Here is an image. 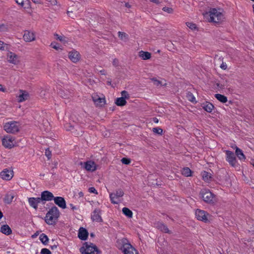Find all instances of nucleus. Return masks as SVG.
I'll use <instances>...</instances> for the list:
<instances>
[{
  "instance_id": "774afa93",
  "label": "nucleus",
  "mask_w": 254,
  "mask_h": 254,
  "mask_svg": "<svg viewBox=\"0 0 254 254\" xmlns=\"http://www.w3.org/2000/svg\"><path fill=\"white\" fill-rule=\"evenodd\" d=\"M251 164L254 167V160H252Z\"/></svg>"
},
{
  "instance_id": "f257e3e1",
  "label": "nucleus",
  "mask_w": 254,
  "mask_h": 254,
  "mask_svg": "<svg viewBox=\"0 0 254 254\" xmlns=\"http://www.w3.org/2000/svg\"><path fill=\"white\" fill-rule=\"evenodd\" d=\"M59 216V210L56 206H54L46 214L45 221L49 225L55 224Z\"/></svg>"
},
{
  "instance_id": "cd10ccee",
  "label": "nucleus",
  "mask_w": 254,
  "mask_h": 254,
  "mask_svg": "<svg viewBox=\"0 0 254 254\" xmlns=\"http://www.w3.org/2000/svg\"><path fill=\"white\" fill-rule=\"evenodd\" d=\"M236 154L240 160H245L246 159L242 150L237 146L236 147Z\"/></svg>"
},
{
  "instance_id": "7c9ffc66",
  "label": "nucleus",
  "mask_w": 254,
  "mask_h": 254,
  "mask_svg": "<svg viewBox=\"0 0 254 254\" xmlns=\"http://www.w3.org/2000/svg\"><path fill=\"white\" fill-rule=\"evenodd\" d=\"M215 97L218 100L222 103H225L227 101V98L223 95L216 94Z\"/></svg>"
},
{
  "instance_id": "a878e982",
  "label": "nucleus",
  "mask_w": 254,
  "mask_h": 254,
  "mask_svg": "<svg viewBox=\"0 0 254 254\" xmlns=\"http://www.w3.org/2000/svg\"><path fill=\"white\" fill-rule=\"evenodd\" d=\"M0 232L6 235H9L12 233V230L8 225H3L0 228Z\"/></svg>"
},
{
  "instance_id": "864d4df0",
  "label": "nucleus",
  "mask_w": 254,
  "mask_h": 254,
  "mask_svg": "<svg viewBox=\"0 0 254 254\" xmlns=\"http://www.w3.org/2000/svg\"><path fill=\"white\" fill-rule=\"evenodd\" d=\"M0 91L2 92H5L6 91V88L3 87L1 84H0Z\"/></svg>"
},
{
  "instance_id": "680f3d73",
  "label": "nucleus",
  "mask_w": 254,
  "mask_h": 254,
  "mask_svg": "<svg viewBox=\"0 0 254 254\" xmlns=\"http://www.w3.org/2000/svg\"><path fill=\"white\" fill-rule=\"evenodd\" d=\"M69 206H70V207L71 209H72V210H74V209H76V208L75 207V206H74L72 204H71V203H70V204H69Z\"/></svg>"
},
{
  "instance_id": "0e129e2a",
  "label": "nucleus",
  "mask_w": 254,
  "mask_h": 254,
  "mask_svg": "<svg viewBox=\"0 0 254 254\" xmlns=\"http://www.w3.org/2000/svg\"><path fill=\"white\" fill-rule=\"evenodd\" d=\"M57 246L56 245H54L51 246V248L52 250H54V249L57 248Z\"/></svg>"
},
{
  "instance_id": "423d86ee",
  "label": "nucleus",
  "mask_w": 254,
  "mask_h": 254,
  "mask_svg": "<svg viewBox=\"0 0 254 254\" xmlns=\"http://www.w3.org/2000/svg\"><path fill=\"white\" fill-rule=\"evenodd\" d=\"M4 129L8 133H14L19 130L18 123L16 122L7 123L4 126Z\"/></svg>"
},
{
  "instance_id": "3c124183",
  "label": "nucleus",
  "mask_w": 254,
  "mask_h": 254,
  "mask_svg": "<svg viewBox=\"0 0 254 254\" xmlns=\"http://www.w3.org/2000/svg\"><path fill=\"white\" fill-rule=\"evenodd\" d=\"M51 46L53 48H54V49H56V50H59V49H61V48L59 46H58V45H57L56 44H55L54 43H51Z\"/></svg>"
},
{
  "instance_id": "e2e57ef3",
  "label": "nucleus",
  "mask_w": 254,
  "mask_h": 254,
  "mask_svg": "<svg viewBox=\"0 0 254 254\" xmlns=\"http://www.w3.org/2000/svg\"><path fill=\"white\" fill-rule=\"evenodd\" d=\"M153 121L155 123H158V119L157 118H153Z\"/></svg>"
},
{
  "instance_id": "a19ab883",
  "label": "nucleus",
  "mask_w": 254,
  "mask_h": 254,
  "mask_svg": "<svg viewBox=\"0 0 254 254\" xmlns=\"http://www.w3.org/2000/svg\"><path fill=\"white\" fill-rule=\"evenodd\" d=\"M121 95L122 96V97L125 98V99H128L129 98V95L128 94L127 92L125 90L122 91Z\"/></svg>"
},
{
  "instance_id": "c756f323",
  "label": "nucleus",
  "mask_w": 254,
  "mask_h": 254,
  "mask_svg": "<svg viewBox=\"0 0 254 254\" xmlns=\"http://www.w3.org/2000/svg\"><path fill=\"white\" fill-rule=\"evenodd\" d=\"M201 175L203 180L205 182L210 181L212 178L211 174L206 171L202 172L201 173Z\"/></svg>"
},
{
  "instance_id": "39448f33",
  "label": "nucleus",
  "mask_w": 254,
  "mask_h": 254,
  "mask_svg": "<svg viewBox=\"0 0 254 254\" xmlns=\"http://www.w3.org/2000/svg\"><path fill=\"white\" fill-rule=\"evenodd\" d=\"M200 194L203 200L209 203H213L215 201V195L209 190L203 189Z\"/></svg>"
},
{
  "instance_id": "412c9836",
  "label": "nucleus",
  "mask_w": 254,
  "mask_h": 254,
  "mask_svg": "<svg viewBox=\"0 0 254 254\" xmlns=\"http://www.w3.org/2000/svg\"><path fill=\"white\" fill-rule=\"evenodd\" d=\"M156 227L161 231L166 233H171V231L169 230L167 226L162 222H158L156 224Z\"/></svg>"
},
{
  "instance_id": "ea45409f",
  "label": "nucleus",
  "mask_w": 254,
  "mask_h": 254,
  "mask_svg": "<svg viewBox=\"0 0 254 254\" xmlns=\"http://www.w3.org/2000/svg\"><path fill=\"white\" fill-rule=\"evenodd\" d=\"M162 10L164 11L167 12L168 13H172L173 12V9L171 7H164L162 8Z\"/></svg>"
},
{
  "instance_id": "c85d7f7f",
  "label": "nucleus",
  "mask_w": 254,
  "mask_h": 254,
  "mask_svg": "<svg viewBox=\"0 0 254 254\" xmlns=\"http://www.w3.org/2000/svg\"><path fill=\"white\" fill-rule=\"evenodd\" d=\"M116 104L119 106H125L127 104V101L125 98L124 97H120L117 98L116 102Z\"/></svg>"
},
{
  "instance_id": "f704fd0d",
  "label": "nucleus",
  "mask_w": 254,
  "mask_h": 254,
  "mask_svg": "<svg viewBox=\"0 0 254 254\" xmlns=\"http://www.w3.org/2000/svg\"><path fill=\"white\" fill-rule=\"evenodd\" d=\"M28 97V94L27 93V92H24L22 93L21 94L19 95L18 96V102H22L26 99H27Z\"/></svg>"
},
{
  "instance_id": "f03ea898",
  "label": "nucleus",
  "mask_w": 254,
  "mask_h": 254,
  "mask_svg": "<svg viewBox=\"0 0 254 254\" xmlns=\"http://www.w3.org/2000/svg\"><path fill=\"white\" fill-rule=\"evenodd\" d=\"M80 252L82 254H99L101 251L94 244L91 243L88 244L87 242H85L80 248Z\"/></svg>"
},
{
  "instance_id": "e433bc0d",
  "label": "nucleus",
  "mask_w": 254,
  "mask_h": 254,
  "mask_svg": "<svg viewBox=\"0 0 254 254\" xmlns=\"http://www.w3.org/2000/svg\"><path fill=\"white\" fill-rule=\"evenodd\" d=\"M186 97H187V99L189 101H190L191 102H193L195 101V97H194L193 94L190 92H188L187 93Z\"/></svg>"
},
{
  "instance_id": "4468645a",
  "label": "nucleus",
  "mask_w": 254,
  "mask_h": 254,
  "mask_svg": "<svg viewBox=\"0 0 254 254\" xmlns=\"http://www.w3.org/2000/svg\"><path fill=\"white\" fill-rule=\"evenodd\" d=\"M54 196L53 194L48 190H45L41 193L40 199L41 201H51L54 199Z\"/></svg>"
},
{
  "instance_id": "09e8293b",
  "label": "nucleus",
  "mask_w": 254,
  "mask_h": 254,
  "mask_svg": "<svg viewBox=\"0 0 254 254\" xmlns=\"http://www.w3.org/2000/svg\"><path fill=\"white\" fill-rule=\"evenodd\" d=\"M48 4L51 5H55L57 4V0H48Z\"/></svg>"
},
{
  "instance_id": "5701e85b",
  "label": "nucleus",
  "mask_w": 254,
  "mask_h": 254,
  "mask_svg": "<svg viewBox=\"0 0 254 254\" xmlns=\"http://www.w3.org/2000/svg\"><path fill=\"white\" fill-rule=\"evenodd\" d=\"M15 193L13 192H9L6 194L3 199L5 203L9 204L13 201V198L15 197Z\"/></svg>"
},
{
  "instance_id": "338daca9",
  "label": "nucleus",
  "mask_w": 254,
  "mask_h": 254,
  "mask_svg": "<svg viewBox=\"0 0 254 254\" xmlns=\"http://www.w3.org/2000/svg\"><path fill=\"white\" fill-rule=\"evenodd\" d=\"M111 82H112V81H111V79H110L109 80H108V81H107V84H108V85H111Z\"/></svg>"
},
{
  "instance_id": "ddd939ff",
  "label": "nucleus",
  "mask_w": 254,
  "mask_h": 254,
  "mask_svg": "<svg viewBox=\"0 0 254 254\" xmlns=\"http://www.w3.org/2000/svg\"><path fill=\"white\" fill-rule=\"evenodd\" d=\"M226 154L227 161L231 166L234 167L236 163V159L234 153L232 151L227 150L226 151Z\"/></svg>"
},
{
  "instance_id": "c9c22d12",
  "label": "nucleus",
  "mask_w": 254,
  "mask_h": 254,
  "mask_svg": "<svg viewBox=\"0 0 254 254\" xmlns=\"http://www.w3.org/2000/svg\"><path fill=\"white\" fill-rule=\"evenodd\" d=\"M182 174L186 177H189L191 176V171L189 168L186 167L183 169Z\"/></svg>"
},
{
  "instance_id": "72a5a7b5",
  "label": "nucleus",
  "mask_w": 254,
  "mask_h": 254,
  "mask_svg": "<svg viewBox=\"0 0 254 254\" xmlns=\"http://www.w3.org/2000/svg\"><path fill=\"white\" fill-rule=\"evenodd\" d=\"M123 213L129 218L132 217V212L127 207H124L122 209Z\"/></svg>"
},
{
  "instance_id": "a211bd4d",
  "label": "nucleus",
  "mask_w": 254,
  "mask_h": 254,
  "mask_svg": "<svg viewBox=\"0 0 254 254\" xmlns=\"http://www.w3.org/2000/svg\"><path fill=\"white\" fill-rule=\"evenodd\" d=\"M41 202L40 197H30L28 198V202L30 205L36 210L38 208V204Z\"/></svg>"
},
{
  "instance_id": "de8ad7c7",
  "label": "nucleus",
  "mask_w": 254,
  "mask_h": 254,
  "mask_svg": "<svg viewBox=\"0 0 254 254\" xmlns=\"http://www.w3.org/2000/svg\"><path fill=\"white\" fill-rule=\"evenodd\" d=\"M152 80L154 82V84L157 86L161 84V82L155 78H152Z\"/></svg>"
},
{
  "instance_id": "4c0bfd02",
  "label": "nucleus",
  "mask_w": 254,
  "mask_h": 254,
  "mask_svg": "<svg viewBox=\"0 0 254 254\" xmlns=\"http://www.w3.org/2000/svg\"><path fill=\"white\" fill-rule=\"evenodd\" d=\"M152 131L154 133L161 135L163 132V129L160 127H154L152 129Z\"/></svg>"
},
{
  "instance_id": "6ab92c4d",
  "label": "nucleus",
  "mask_w": 254,
  "mask_h": 254,
  "mask_svg": "<svg viewBox=\"0 0 254 254\" xmlns=\"http://www.w3.org/2000/svg\"><path fill=\"white\" fill-rule=\"evenodd\" d=\"M68 58L72 62L76 63L79 60V54L75 51H71L68 54Z\"/></svg>"
},
{
  "instance_id": "2f4dec72",
  "label": "nucleus",
  "mask_w": 254,
  "mask_h": 254,
  "mask_svg": "<svg viewBox=\"0 0 254 254\" xmlns=\"http://www.w3.org/2000/svg\"><path fill=\"white\" fill-rule=\"evenodd\" d=\"M39 238L43 244L47 245L48 244L49 238L46 234L42 233L40 235Z\"/></svg>"
},
{
  "instance_id": "dca6fc26",
  "label": "nucleus",
  "mask_w": 254,
  "mask_h": 254,
  "mask_svg": "<svg viewBox=\"0 0 254 254\" xmlns=\"http://www.w3.org/2000/svg\"><path fill=\"white\" fill-rule=\"evenodd\" d=\"M91 219L93 221L102 222V219L101 216V210L99 209L96 208L93 211L91 215Z\"/></svg>"
},
{
  "instance_id": "bf43d9fd",
  "label": "nucleus",
  "mask_w": 254,
  "mask_h": 254,
  "mask_svg": "<svg viewBox=\"0 0 254 254\" xmlns=\"http://www.w3.org/2000/svg\"><path fill=\"white\" fill-rule=\"evenodd\" d=\"M99 72L102 74V75H106V71L104 69H102L99 71Z\"/></svg>"
},
{
  "instance_id": "a18cd8bd",
  "label": "nucleus",
  "mask_w": 254,
  "mask_h": 254,
  "mask_svg": "<svg viewBox=\"0 0 254 254\" xmlns=\"http://www.w3.org/2000/svg\"><path fill=\"white\" fill-rule=\"evenodd\" d=\"M45 155L49 159L51 158L52 155L51 152L50 151L49 148L46 149Z\"/></svg>"
},
{
  "instance_id": "49530a36",
  "label": "nucleus",
  "mask_w": 254,
  "mask_h": 254,
  "mask_svg": "<svg viewBox=\"0 0 254 254\" xmlns=\"http://www.w3.org/2000/svg\"><path fill=\"white\" fill-rule=\"evenodd\" d=\"M89 192L90 193H94L95 194H97V191L94 187L89 188L88 189Z\"/></svg>"
},
{
  "instance_id": "2eb2a0df",
  "label": "nucleus",
  "mask_w": 254,
  "mask_h": 254,
  "mask_svg": "<svg viewBox=\"0 0 254 254\" xmlns=\"http://www.w3.org/2000/svg\"><path fill=\"white\" fill-rule=\"evenodd\" d=\"M23 37L24 40L27 42H32L35 40V35L34 33L30 31H25Z\"/></svg>"
},
{
  "instance_id": "393cba45",
  "label": "nucleus",
  "mask_w": 254,
  "mask_h": 254,
  "mask_svg": "<svg viewBox=\"0 0 254 254\" xmlns=\"http://www.w3.org/2000/svg\"><path fill=\"white\" fill-rule=\"evenodd\" d=\"M202 108L206 112L211 113L214 109V106L210 102H206L205 103L203 104Z\"/></svg>"
},
{
  "instance_id": "6e6d98bb",
  "label": "nucleus",
  "mask_w": 254,
  "mask_h": 254,
  "mask_svg": "<svg viewBox=\"0 0 254 254\" xmlns=\"http://www.w3.org/2000/svg\"><path fill=\"white\" fill-rule=\"evenodd\" d=\"M4 43L2 41H0V50H4V47L3 46V45H4Z\"/></svg>"
},
{
  "instance_id": "1a4fd4ad",
  "label": "nucleus",
  "mask_w": 254,
  "mask_h": 254,
  "mask_svg": "<svg viewBox=\"0 0 254 254\" xmlns=\"http://www.w3.org/2000/svg\"><path fill=\"white\" fill-rule=\"evenodd\" d=\"M2 144L7 148H11L14 145V139L10 135L5 136L2 140Z\"/></svg>"
},
{
  "instance_id": "603ef678",
  "label": "nucleus",
  "mask_w": 254,
  "mask_h": 254,
  "mask_svg": "<svg viewBox=\"0 0 254 254\" xmlns=\"http://www.w3.org/2000/svg\"><path fill=\"white\" fill-rule=\"evenodd\" d=\"M113 64L114 66L117 67L119 65V61L117 59H114L113 61Z\"/></svg>"
},
{
  "instance_id": "0eeeda50",
  "label": "nucleus",
  "mask_w": 254,
  "mask_h": 254,
  "mask_svg": "<svg viewBox=\"0 0 254 254\" xmlns=\"http://www.w3.org/2000/svg\"><path fill=\"white\" fill-rule=\"evenodd\" d=\"M195 216L196 218L200 221L205 223L208 222V217L209 214L206 211L197 209L195 211Z\"/></svg>"
},
{
  "instance_id": "7ed1b4c3",
  "label": "nucleus",
  "mask_w": 254,
  "mask_h": 254,
  "mask_svg": "<svg viewBox=\"0 0 254 254\" xmlns=\"http://www.w3.org/2000/svg\"><path fill=\"white\" fill-rule=\"evenodd\" d=\"M123 245V253L124 254H137V251L129 243L126 238H123L120 240Z\"/></svg>"
},
{
  "instance_id": "69168bd1",
  "label": "nucleus",
  "mask_w": 254,
  "mask_h": 254,
  "mask_svg": "<svg viewBox=\"0 0 254 254\" xmlns=\"http://www.w3.org/2000/svg\"><path fill=\"white\" fill-rule=\"evenodd\" d=\"M125 5H126V7H128V8L130 7V5L128 3H126Z\"/></svg>"
},
{
  "instance_id": "b1692460",
  "label": "nucleus",
  "mask_w": 254,
  "mask_h": 254,
  "mask_svg": "<svg viewBox=\"0 0 254 254\" xmlns=\"http://www.w3.org/2000/svg\"><path fill=\"white\" fill-rule=\"evenodd\" d=\"M93 101L95 104L98 106H102L105 103V100L104 98L98 97L97 96L92 97Z\"/></svg>"
},
{
  "instance_id": "f3484780",
  "label": "nucleus",
  "mask_w": 254,
  "mask_h": 254,
  "mask_svg": "<svg viewBox=\"0 0 254 254\" xmlns=\"http://www.w3.org/2000/svg\"><path fill=\"white\" fill-rule=\"evenodd\" d=\"M55 203L60 207L64 209L66 208V202L64 198L61 196L54 197Z\"/></svg>"
},
{
  "instance_id": "4d7b16f0",
  "label": "nucleus",
  "mask_w": 254,
  "mask_h": 254,
  "mask_svg": "<svg viewBox=\"0 0 254 254\" xmlns=\"http://www.w3.org/2000/svg\"><path fill=\"white\" fill-rule=\"evenodd\" d=\"M216 85H217V87H219V88H221V89L224 88V85H222V84L219 83H217L216 84Z\"/></svg>"
},
{
  "instance_id": "20e7f679",
  "label": "nucleus",
  "mask_w": 254,
  "mask_h": 254,
  "mask_svg": "<svg viewBox=\"0 0 254 254\" xmlns=\"http://www.w3.org/2000/svg\"><path fill=\"white\" fill-rule=\"evenodd\" d=\"M209 21L219 23L223 19V15L221 12L216 8H211L209 11Z\"/></svg>"
},
{
  "instance_id": "37998d69",
  "label": "nucleus",
  "mask_w": 254,
  "mask_h": 254,
  "mask_svg": "<svg viewBox=\"0 0 254 254\" xmlns=\"http://www.w3.org/2000/svg\"><path fill=\"white\" fill-rule=\"evenodd\" d=\"M121 161L123 164L128 165L130 163V160L126 158H123L122 159Z\"/></svg>"
},
{
  "instance_id": "c03bdc74",
  "label": "nucleus",
  "mask_w": 254,
  "mask_h": 254,
  "mask_svg": "<svg viewBox=\"0 0 254 254\" xmlns=\"http://www.w3.org/2000/svg\"><path fill=\"white\" fill-rule=\"evenodd\" d=\"M187 25L191 29H195L196 28V25L195 24L190 22H187Z\"/></svg>"
},
{
  "instance_id": "58836bf2",
  "label": "nucleus",
  "mask_w": 254,
  "mask_h": 254,
  "mask_svg": "<svg viewBox=\"0 0 254 254\" xmlns=\"http://www.w3.org/2000/svg\"><path fill=\"white\" fill-rule=\"evenodd\" d=\"M54 36L57 39V40H58L61 42H64L65 41V38L64 36H60L57 34H55Z\"/></svg>"
},
{
  "instance_id": "13d9d810",
  "label": "nucleus",
  "mask_w": 254,
  "mask_h": 254,
  "mask_svg": "<svg viewBox=\"0 0 254 254\" xmlns=\"http://www.w3.org/2000/svg\"><path fill=\"white\" fill-rule=\"evenodd\" d=\"M150 1L155 3L158 4L160 3V0H149Z\"/></svg>"
},
{
  "instance_id": "aec40b11",
  "label": "nucleus",
  "mask_w": 254,
  "mask_h": 254,
  "mask_svg": "<svg viewBox=\"0 0 254 254\" xmlns=\"http://www.w3.org/2000/svg\"><path fill=\"white\" fill-rule=\"evenodd\" d=\"M88 236V232L86 229L83 227H81L79 229L78 238L81 240H86Z\"/></svg>"
},
{
  "instance_id": "79ce46f5",
  "label": "nucleus",
  "mask_w": 254,
  "mask_h": 254,
  "mask_svg": "<svg viewBox=\"0 0 254 254\" xmlns=\"http://www.w3.org/2000/svg\"><path fill=\"white\" fill-rule=\"evenodd\" d=\"M41 254H52L51 251L46 248H43L41 251Z\"/></svg>"
},
{
  "instance_id": "bb28decb",
  "label": "nucleus",
  "mask_w": 254,
  "mask_h": 254,
  "mask_svg": "<svg viewBox=\"0 0 254 254\" xmlns=\"http://www.w3.org/2000/svg\"><path fill=\"white\" fill-rule=\"evenodd\" d=\"M139 56L143 60H149L151 58V53L148 52L141 51L139 52Z\"/></svg>"
},
{
  "instance_id": "052dcab7",
  "label": "nucleus",
  "mask_w": 254,
  "mask_h": 254,
  "mask_svg": "<svg viewBox=\"0 0 254 254\" xmlns=\"http://www.w3.org/2000/svg\"><path fill=\"white\" fill-rule=\"evenodd\" d=\"M33 2L35 3H41V0H32Z\"/></svg>"
},
{
  "instance_id": "473e14b6",
  "label": "nucleus",
  "mask_w": 254,
  "mask_h": 254,
  "mask_svg": "<svg viewBox=\"0 0 254 254\" xmlns=\"http://www.w3.org/2000/svg\"><path fill=\"white\" fill-rule=\"evenodd\" d=\"M118 36L122 40L125 42L127 41L128 39V35L125 32L119 31L118 32Z\"/></svg>"
},
{
  "instance_id": "5fc2aeb1",
  "label": "nucleus",
  "mask_w": 254,
  "mask_h": 254,
  "mask_svg": "<svg viewBox=\"0 0 254 254\" xmlns=\"http://www.w3.org/2000/svg\"><path fill=\"white\" fill-rule=\"evenodd\" d=\"M220 67L223 69H226L227 68V65L226 64L223 63L221 65Z\"/></svg>"
},
{
  "instance_id": "f8f14e48",
  "label": "nucleus",
  "mask_w": 254,
  "mask_h": 254,
  "mask_svg": "<svg viewBox=\"0 0 254 254\" xmlns=\"http://www.w3.org/2000/svg\"><path fill=\"white\" fill-rule=\"evenodd\" d=\"M79 164L81 166H84V168L88 171L93 172L96 170V165L95 163L91 161H87L83 163L80 162Z\"/></svg>"
},
{
  "instance_id": "6e6552de",
  "label": "nucleus",
  "mask_w": 254,
  "mask_h": 254,
  "mask_svg": "<svg viewBox=\"0 0 254 254\" xmlns=\"http://www.w3.org/2000/svg\"><path fill=\"white\" fill-rule=\"evenodd\" d=\"M124 194V191L121 189H118L117 190L116 193H111L110 194V197L112 203L114 204H118L119 202V198L123 196Z\"/></svg>"
},
{
  "instance_id": "4be33fe9",
  "label": "nucleus",
  "mask_w": 254,
  "mask_h": 254,
  "mask_svg": "<svg viewBox=\"0 0 254 254\" xmlns=\"http://www.w3.org/2000/svg\"><path fill=\"white\" fill-rule=\"evenodd\" d=\"M59 94L61 97L67 99H70L72 96V93L67 90H60Z\"/></svg>"
},
{
  "instance_id": "9d476101",
  "label": "nucleus",
  "mask_w": 254,
  "mask_h": 254,
  "mask_svg": "<svg viewBox=\"0 0 254 254\" xmlns=\"http://www.w3.org/2000/svg\"><path fill=\"white\" fill-rule=\"evenodd\" d=\"M7 59L9 63L13 64H17L20 62L19 57L15 53L8 52L7 55Z\"/></svg>"
},
{
  "instance_id": "9b49d317",
  "label": "nucleus",
  "mask_w": 254,
  "mask_h": 254,
  "mask_svg": "<svg viewBox=\"0 0 254 254\" xmlns=\"http://www.w3.org/2000/svg\"><path fill=\"white\" fill-rule=\"evenodd\" d=\"M0 177L3 180L9 181L13 177V172L12 170L5 169L0 173Z\"/></svg>"
},
{
  "instance_id": "8fccbe9b",
  "label": "nucleus",
  "mask_w": 254,
  "mask_h": 254,
  "mask_svg": "<svg viewBox=\"0 0 254 254\" xmlns=\"http://www.w3.org/2000/svg\"><path fill=\"white\" fill-rule=\"evenodd\" d=\"M65 127L67 130H71L73 128V127L71 126L70 124H66Z\"/></svg>"
}]
</instances>
